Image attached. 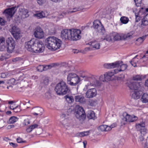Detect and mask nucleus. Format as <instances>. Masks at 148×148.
Returning a JSON list of instances; mask_svg holds the SVG:
<instances>
[{"mask_svg": "<svg viewBox=\"0 0 148 148\" xmlns=\"http://www.w3.org/2000/svg\"><path fill=\"white\" fill-rule=\"evenodd\" d=\"M9 31L15 39L18 40L20 38V30L16 26H12Z\"/></svg>", "mask_w": 148, "mask_h": 148, "instance_id": "1a4fd4ad", "label": "nucleus"}, {"mask_svg": "<svg viewBox=\"0 0 148 148\" xmlns=\"http://www.w3.org/2000/svg\"><path fill=\"white\" fill-rule=\"evenodd\" d=\"M141 100L143 103H146L148 102V94L144 93L142 95Z\"/></svg>", "mask_w": 148, "mask_h": 148, "instance_id": "7c9ffc66", "label": "nucleus"}, {"mask_svg": "<svg viewBox=\"0 0 148 148\" xmlns=\"http://www.w3.org/2000/svg\"><path fill=\"white\" fill-rule=\"evenodd\" d=\"M145 127H143L141 128H139L138 129H136L138 131H140L141 134H143L144 133L146 132L147 130L146 129Z\"/></svg>", "mask_w": 148, "mask_h": 148, "instance_id": "c03bdc74", "label": "nucleus"}, {"mask_svg": "<svg viewBox=\"0 0 148 148\" xmlns=\"http://www.w3.org/2000/svg\"><path fill=\"white\" fill-rule=\"evenodd\" d=\"M139 11L141 12H145L146 14L148 12V8H141L139 10Z\"/></svg>", "mask_w": 148, "mask_h": 148, "instance_id": "09e8293b", "label": "nucleus"}, {"mask_svg": "<svg viewBox=\"0 0 148 148\" xmlns=\"http://www.w3.org/2000/svg\"><path fill=\"white\" fill-rule=\"evenodd\" d=\"M78 10L76 8H73V10L70 11H64L61 14V16H62L63 17L64 16L66 15V14H69L71 13H72L78 11Z\"/></svg>", "mask_w": 148, "mask_h": 148, "instance_id": "f704fd0d", "label": "nucleus"}, {"mask_svg": "<svg viewBox=\"0 0 148 148\" xmlns=\"http://www.w3.org/2000/svg\"><path fill=\"white\" fill-rule=\"evenodd\" d=\"M142 79V75H137L134 76L133 77V79L135 81H141Z\"/></svg>", "mask_w": 148, "mask_h": 148, "instance_id": "4c0bfd02", "label": "nucleus"}, {"mask_svg": "<svg viewBox=\"0 0 148 148\" xmlns=\"http://www.w3.org/2000/svg\"><path fill=\"white\" fill-rule=\"evenodd\" d=\"M76 118L81 122H83L86 118V114L83 108L79 106L77 107L75 111Z\"/></svg>", "mask_w": 148, "mask_h": 148, "instance_id": "423d86ee", "label": "nucleus"}, {"mask_svg": "<svg viewBox=\"0 0 148 148\" xmlns=\"http://www.w3.org/2000/svg\"><path fill=\"white\" fill-rule=\"evenodd\" d=\"M15 79L14 78H12L7 81V83L9 84L14 85L15 84Z\"/></svg>", "mask_w": 148, "mask_h": 148, "instance_id": "37998d69", "label": "nucleus"}, {"mask_svg": "<svg viewBox=\"0 0 148 148\" xmlns=\"http://www.w3.org/2000/svg\"><path fill=\"white\" fill-rule=\"evenodd\" d=\"M126 115L125 116H123V118L122 119V121L121 123L124 125L126 123L125 122H128V114L126 113Z\"/></svg>", "mask_w": 148, "mask_h": 148, "instance_id": "c9c22d12", "label": "nucleus"}, {"mask_svg": "<svg viewBox=\"0 0 148 148\" xmlns=\"http://www.w3.org/2000/svg\"><path fill=\"white\" fill-rule=\"evenodd\" d=\"M146 36H147L146 35H145L143 36L142 37H140L138 38L136 40L139 43H141L146 38Z\"/></svg>", "mask_w": 148, "mask_h": 148, "instance_id": "a19ab883", "label": "nucleus"}, {"mask_svg": "<svg viewBox=\"0 0 148 148\" xmlns=\"http://www.w3.org/2000/svg\"><path fill=\"white\" fill-rule=\"evenodd\" d=\"M113 72H114V74H116L117 73H118L119 72L121 71H120V69H115L114 70H112Z\"/></svg>", "mask_w": 148, "mask_h": 148, "instance_id": "e2e57ef3", "label": "nucleus"}, {"mask_svg": "<svg viewBox=\"0 0 148 148\" xmlns=\"http://www.w3.org/2000/svg\"><path fill=\"white\" fill-rule=\"evenodd\" d=\"M7 43V50L8 53H12L15 48V41L12 37L8 38L6 41Z\"/></svg>", "mask_w": 148, "mask_h": 148, "instance_id": "6e6552de", "label": "nucleus"}, {"mask_svg": "<svg viewBox=\"0 0 148 148\" xmlns=\"http://www.w3.org/2000/svg\"><path fill=\"white\" fill-rule=\"evenodd\" d=\"M34 109V111L36 112H33L32 113V114L34 116H36L38 115H41L43 111L42 108L39 107H34L33 108V109Z\"/></svg>", "mask_w": 148, "mask_h": 148, "instance_id": "4be33fe9", "label": "nucleus"}, {"mask_svg": "<svg viewBox=\"0 0 148 148\" xmlns=\"http://www.w3.org/2000/svg\"><path fill=\"white\" fill-rule=\"evenodd\" d=\"M55 91L59 95L66 94L69 91V89L65 82L63 81L60 82L56 86Z\"/></svg>", "mask_w": 148, "mask_h": 148, "instance_id": "7ed1b4c3", "label": "nucleus"}, {"mask_svg": "<svg viewBox=\"0 0 148 148\" xmlns=\"http://www.w3.org/2000/svg\"><path fill=\"white\" fill-rule=\"evenodd\" d=\"M80 78L74 73H69L67 77V83L72 86H75L80 81Z\"/></svg>", "mask_w": 148, "mask_h": 148, "instance_id": "39448f33", "label": "nucleus"}, {"mask_svg": "<svg viewBox=\"0 0 148 148\" xmlns=\"http://www.w3.org/2000/svg\"><path fill=\"white\" fill-rule=\"evenodd\" d=\"M20 59V58H19V57L16 58H13L12 59V61L13 62H15L19 61Z\"/></svg>", "mask_w": 148, "mask_h": 148, "instance_id": "0e129e2a", "label": "nucleus"}, {"mask_svg": "<svg viewBox=\"0 0 148 148\" xmlns=\"http://www.w3.org/2000/svg\"><path fill=\"white\" fill-rule=\"evenodd\" d=\"M10 108L11 109L13 110L15 112H18L21 111L20 106H17L14 108H11V106H10Z\"/></svg>", "mask_w": 148, "mask_h": 148, "instance_id": "ea45409f", "label": "nucleus"}, {"mask_svg": "<svg viewBox=\"0 0 148 148\" xmlns=\"http://www.w3.org/2000/svg\"><path fill=\"white\" fill-rule=\"evenodd\" d=\"M143 92L141 91H138L137 90H134L131 92V94L132 97L134 99H139L142 94Z\"/></svg>", "mask_w": 148, "mask_h": 148, "instance_id": "f3484780", "label": "nucleus"}, {"mask_svg": "<svg viewBox=\"0 0 148 148\" xmlns=\"http://www.w3.org/2000/svg\"><path fill=\"white\" fill-rule=\"evenodd\" d=\"M128 86L131 90H138L141 86V82H129L127 83Z\"/></svg>", "mask_w": 148, "mask_h": 148, "instance_id": "ddd939ff", "label": "nucleus"}, {"mask_svg": "<svg viewBox=\"0 0 148 148\" xmlns=\"http://www.w3.org/2000/svg\"><path fill=\"white\" fill-rule=\"evenodd\" d=\"M52 66L50 65H46L44 66V71H45L48 69H50Z\"/></svg>", "mask_w": 148, "mask_h": 148, "instance_id": "4d7b16f0", "label": "nucleus"}, {"mask_svg": "<svg viewBox=\"0 0 148 148\" xmlns=\"http://www.w3.org/2000/svg\"><path fill=\"white\" fill-rule=\"evenodd\" d=\"M75 99L76 102L79 103L84 104L85 102L84 97L81 95H77L75 97Z\"/></svg>", "mask_w": 148, "mask_h": 148, "instance_id": "aec40b11", "label": "nucleus"}, {"mask_svg": "<svg viewBox=\"0 0 148 148\" xmlns=\"http://www.w3.org/2000/svg\"><path fill=\"white\" fill-rule=\"evenodd\" d=\"M137 56H135L134 58L130 61V62L132 66L134 67H136V61H138V60H136V58Z\"/></svg>", "mask_w": 148, "mask_h": 148, "instance_id": "e433bc0d", "label": "nucleus"}, {"mask_svg": "<svg viewBox=\"0 0 148 148\" xmlns=\"http://www.w3.org/2000/svg\"><path fill=\"white\" fill-rule=\"evenodd\" d=\"M143 127H145V124L144 123H138L136 124V129H139Z\"/></svg>", "mask_w": 148, "mask_h": 148, "instance_id": "a18cd8bd", "label": "nucleus"}, {"mask_svg": "<svg viewBox=\"0 0 148 148\" xmlns=\"http://www.w3.org/2000/svg\"><path fill=\"white\" fill-rule=\"evenodd\" d=\"M67 102L69 103H71L74 102V99L73 96L66 95L64 97Z\"/></svg>", "mask_w": 148, "mask_h": 148, "instance_id": "c756f323", "label": "nucleus"}, {"mask_svg": "<svg viewBox=\"0 0 148 148\" xmlns=\"http://www.w3.org/2000/svg\"><path fill=\"white\" fill-rule=\"evenodd\" d=\"M16 141L17 143H24L25 142L22 140V139L20 137H18L16 139Z\"/></svg>", "mask_w": 148, "mask_h": 148, "instance_id": "13d9d810", "label": "nucleus"}, {"mask_svg": "<svg viewBox=\"0 0 148 148\" xmlns=\"http://www.w3.org/2000/svg\"><path fill=\"white\" fill-rule=\"evenodd\" d=\"M71 29H64L61 32L60 37L64 40H70Z\"/></svg>", "mask_w": 148, "mask_h": 148, "instance_id": "9d476101", "label": "nucleus"}, {"mask_svg": "<svg viewBox=\"0 0 148 148\" xmlns=\"http://www.w3.org/2000/svg\"><path fill=\"white\" fill-rule=\"evenodd\" d=\"M28 13V11L27 10L23 8H19V15L21 18H25L28 17L29 16Z\"/></svg>", "mask_w": 148, "mask_h": 148, "instance_id": "4468645a", "label": "nucleus"}, {"mask_svg": "<svg viewBox=\"0 0 148 148\" xmlns=\"http://www.w3.org/2000/svg\"><path fill=\"white\" fill-rule=\"evenodd\" d=\"M47 40L46 45L51 50H56L60 48L62 43L60 39L54 36H50Z\"/></svg>", "mask_w": 148, "mask_h": 148, "instance_id": "f03ea898", "label": "nucleus"}, {"mask_svg": "<svg viewBox=\"0 0 148 148\" xmlns=\"http://www.w3.org/2000/svg\"><path fill=\"white\" fill-rule=\"evenodd\" d=\"M87 117L89 119H95L96 116L95 112L92 110L88 111L87 114Z\"/></svg>", "mask_w": 148, "mask_h": 148, "instance_id": "5701e85b", "label": "nucleus"}, {"mask_svg": "<svg viewBox=\"0 0 148 148\" xmlns=\"http://www.w3.org/2000/svg\"><path fill=\"white\" fill-rule=\"evenodd\" d=\"M104 79L103 80V82H108L110 81L111 79V77L109 76L107 74L105 73L104 75Z\"/></svg>", "mask_w": 148, "mask_h": 148, "instance_id": "58836bf2", "label": "nucleus"}, {"mask_svg": "<svg viewBox=\"0 0 148 148\" xmlns=\"http://www.w3.org/2000/svg\"><path fill=\"white\" fill-rule=\"evenodd\" d=\"M144 138L142 136H141L139 137V140L141 142H142L144 140Z\"/></svg>", "mask_w": 148, "mask_h": 148, "instance_id": "338daca9", "label": "nucleus"}, {"mask_svg": "<svg viewBox=\"0 0 148 148\" xmlns=\"http://www.w3.org/2000/svg\"><path fill=\"white\" fill-rule=\"evenodd\" d=\"M133 32H131L126 34H121L116 32H113L111 33V36L115 41L121 40H127L133 38Z\"/></svg>", "mask_w": 148, "mask_h": 148, "instance_id": "20e7f679", "label": "nucleus"}, {"mask_svg": "<svg viewBox=\"0 0 148 148\" xmlns=\"http://www.w3.org/2000/svg\"><path fill=\"white\" fill-rule=\"evenodd\" d=\"M89 44L91 45L93 48L96 49H98L100 48V45L99 43L96 42L95 40L94 41H91L89 43Z\"/></svg>", "mask_w": 148, "mask_h": 148, "instance_id": "393cba45", "label": "nucleus"}, {"mask_svg": "<svg viewBox=\"0 0 148 148\" xmlns=\"http://www.w3.org/2000/svg\"><path fill=\"white\" fill-rule=\"evenodd\" d=\"M38 125L36 124H35L30 126L26 129V131L28 133H30L34 129L38 127Z\"/></svg>", "mask_w": 148, "mask_h": 148, "instance_id": "c85d7f7f", "label": "nucleus"}, {"mask_svg": "<svg viewBox=\"0 0 148 148\" xmlns=\"http://www.w3.org/2000/svg\"><path fill=\"white\" fill-rule=\"evenodd\" d=\"M106 73L108 75L111 77L114 75V72H113L112 71H108Z\"/></svg>", "mask_w": 148, "mask_h": 148, "instance_id": "5fc2aeb1", "label": "nucleus"}, {"mask_svg": "<svg viewBox=\"0 0 148 148\" xmlns=\"http://www.w3.org/2000/svg\"><path fill=\"white\" fill-rule=\"evenodd\" d=\"M34 34L35 38L41 39L44 37V32L40 27H37L35 29Z\"/></svg>", "mask_w": 148, "mask_h": 148, "instance_id": "f8f14e48", "label": "nucleus"}, {"mask_svg": "<svg viewBox=\"0 0 148 148\" xmlns=\"http://www.w3.org/2000/svg\"><path fill=\"white\" fill-rule=\"evenodd\" d=\"M9 144L10 145L12 146L14 148H15L17 146V144L12 142L10 143Z\"/></svg>", "mask_w": 148, "mask_h": 148, "instance_id": "bf43d9fd", "label": "nucleus"}, {"mask_svg": "<svg viewBox=\"0 0 148 148\" xmlns=\"http://www.w3.org/2000/svg\"><path fill=\"white\" fill-rule=\"evenodd\" d=\"M5 39L3 37H0V44L4 43L5 41Z\"/></svg>", "mask_w": 148, "mask_h": 148, "instance_id": "680f3d73", "label": "nucleus"}, {"mask_svg": "<svg viewBox=\"0 0 148 148\" xmlns=\"http://www.w3.org/2000/svg\"><path fill=\"white\" fill-rule=\"evenodd\" d=\"M140 16L144 18L142 19L141 25L143 26L148 25V14H146L145 12H141Z\"/></svg>", "mask_w": 148, "mask_h": 148, "instance_id": "dca6fc26", "label": "nucleus"}, {"mask_svg": "<svg viewBox=\"0 0 148 148\" xmlns=\"http://www.w3.org/2000/svg\"><path fill=\"white\" fill-rule=\"evenodd\" d=\"M34 16L38 19L41 18L45 17V14L43 11L38 12L36 14H34Z\"/></svg>", "mask_w": 148, "mask_h": 148, "instance_id": "b1692460", "label": "nucleus"}, {"mask_svg": "<svg viewBox=\"0 0 148 148\" xmlns=\"http://www.w3.org/2000/svg\"><path fill=\"white\" fill-rule=\"evenodd\" d=\"M117 62H119V65L118 66H116V67H120V71H123L125 70L127 68V66L126 64H123L122 61L120 62L119 61H117Z\"/></svg>", "mask_w": 148, "mask_h": 148, "instance_id": "bb28decb", "label": "nucleus"}, {"mask_svg": "<svg viewBox=\"0 0 148 148\" xmlns=\"http://www.w3.org/2000/svg\"><path fill=\"white\" fill-rule=\"evenodd\" d=\"M18 118L15 116L11 117L8 121L7 123L9 124H13L18 121Z\"/></svg>", "mask_w": 148, "mask_h": 148, "instance_id": "cd10ccee", "label": "nucleus"}, {"mask_svg": "<svg viewBox=\"0 0 148 148\" xmlns=\"http://www.w3.org/2000/svg\"><path fill=\"white\" fill-rule=\"evenodd\" d=\"M124 78V75L122 74L120 75L117 77V79L119 80H122Z\"/></svg>", "mask_w": 148, "mask_h": 148, "instance_id": "8fccbe9b", "label": "nucleus"}, {"mask_svg": "<svg viewBox=\"0 0 148 148\" xmlns=\"http://www.w3.org/2000/svg\"><path fill=\"white\" fill-rule=\"evenodd\" d=\"M6 59V57L3 56H1L0 58V60L1 61H3Z\"/></svg>", "mask_w": 148, "mask_h": 148, "instance_id": "69168bd1", "label": "nucleus"}, {"mask_svg": "<svg viewBox=\"0 0 148 148\" xmlns=\"http://www.w3.org/2000/svg\"><path fill=\"white\" fill-rule=\"evenodd\" d=\"M113 127L112 125L109 126L106 125H103L100 126L99 129L101 131H108L111 130Z\"/></svg>", "mask_w": 148, "mask_h": 148, "instance_id": "412c9836", "label": "nucleus"}, {"mask_svg": "<svg viewBox=\"0 0 148 148\" xmlns=\"http://www.w3.org/2000/svg\"><path fill=\"white\" fill-rule=\"evenodd\" d=\"M6 21L2 18H0V24L3 26L5 25Z\"/></svg>", "mask_w": 148, "mask_h": 148, "instance_id": "3c124183", "label": "nucleus"}, {"mask_svg": "<svg viewBox=\"0 0 148 148\" xmlns=\"http://www.w3.org/2000/svg\"><path fill=\"white\" fill-rule=\"evenodd\" d=\"M16 8V7H13L10 8L6 9L4 11L3 13L6 14L12 17L15 13V9Z\"/></svg>", "mask_w": 148, "mask_h": 148, "instance_id": "a211bd4d", "label": "nucleus"}, {"mask_svg": "<svg viewBox=\"0 0 148 148\" xmlns=\"http://www.w3.org/2000/svg\"><path fill=\"white\" fill-rule=\"evenodd\" d=\"M81 77L84 78L85 80H89L90 82V84L92 85L99 86L101 85V83L100 82L99 80L96 79L94 77H88L86 76L82 75Z\"/></svg>", "mask_w": 148, "mask_h": 148, "instance_id": "9b49d317", "label": "nucleus"}, {"mask_svg": "<svg viewBox=\"0 0 148 148\" xmlns=\"http://www.w3.org/2000/svg\"><path fill=\"white\" fill-rule=\"evenodd\" d=\"M113 39L112 37L111 36V33L110 34L109 36H106L103 39V40H106L108 41H112Z\"/></svg>", "mask_w": 148, "mask_h": 148, "instance_id": "79ce46f5", "label": "nucleus"}, {"mask_svg": "<svg viewBox=\"0 0 148 148\" xmlns=\"http://www.w3.org/2000/svg\"><path fill=\"white\" fill-rule=\"evenodd\" d=\"M119 62H115L111 63L105 64L103 66L104 68L107 69H112L116 67L119 65Z\"/></svg>", "mask_w": 148, "mask_h": 148, "instance_id": "6ab92c4d", "label": "nucleus"}, {"mask_svg": "<svg viewBox=\"0 0 148 148\" xmlns=\"http://www.w3.org/2000/svg\"><path fill=\"white\" fill-rule=\"evenodd\" d=\"M101 22L98 21H95L93 22V27L95 29H97L98 31H100V26L98 23Z\"/></svg>", "mask_w": 148, "mask_h": 148, "instance_id": "2f4dec72", "label": "nucleus"}, {"mask_svg": "<svg viewBox=\"0 0 148 148\" xmlns=\"http://www.w3.org/2000/svg\"><path fill=\"white\" fill-rule=\"evenodd\" d=\"M97 95V91L95 88L88 89L86 93V97L88 98H91Z\"/></svg>", "mask_w": 148, "mask_h": 148, "instance_id": "2eb2a0df", "label": "nucleus"}, {"mask_svg": "<svg viewBox=\"0 0 148 148\" xmlns=\"http://www.w3.org/2000/svg\"><path fill=\"white\" fill-rule=\"evenodd\" d=\"M84 135V133L83 132H80L79 133V136L81 137L84 136L85 135Z\"/></svg>", "mask_w": 148, "mask_h": 148, "instance_id": "774afa93", "label": "nucleus"}, {"mask_svg": "<svg viewBox=\"0 0 148 148\" xmlns=\"http://www.w3.org/2000/svg\"><path fill=\"white\" fill-rule=\"evenodd\" d=\"M49 82V80L47 79V78H45L43 80V82L44 84L46 85H47L48 84Z\"/></svg>", "mask_w": 148, "mask_h": 148, "instance_id": "052dcab7", "label": "nucleus"}, {"mask_svg": "<svg viewBox=\"0 0 148 148\" xmlns=\"http://www.w3.org/2000/svg\"><path fill=\"white\" fill-rule=\"evenodd\" d=\"M44 65H40L37 67V69L38 71L42 72L44 71Z\"/></svg>", "mask_w": 148, "mask_h": 148, "instance_id": "49530a36", "label": "nucleus"}, {"mask_svg": "<svg viewBox=\"0 0 148 148\" xmlns=\"http://www.w3.org/2000/svg\"><path fill=\"white\" fill-rule=\"evenodd\" d=\"M25 45L28 51L32 53H41L45 49L41 41L34 38L25 42Z\"/></svg>", "mask_w": 148, "mask_h": 148, "instance_id": "f257e3e1", "label": "nucleus"}, {"mask_svg": "<svg viewBox=\"0 0 148 148\" xmlns=\"http://www.w3.org/2000/svg\"><path fill=\"white\" fill-rule=\"evenodd\" d=\"M46 0H37V3L40 5H41L46 2Z\"/></svg>", "mask_w": 148, "mask_h": 148, "instance_id": "864d4df0", "label": "nucleus"}, {"mask_svg": "<svg viewBox=\"0 0 148 148\" xmlns=\"http://www.w3.org/2000/svg\"><path fill=\"white\" fill-rule=\"evenodd\" d=\"M8 74L7 73H2L1 75V78H5L7 77Z\"/></svg>", "mask_w": 148, "mask_h": 148, "instance_id": "6e6d98bb", "label": "nucleus"}, {"mask_svg": "<svg viewBox=\"0 0 148 148\" xmlns=\"http://www.w3.org/2000/svg\"><path fill=\"white\" fill-rule=\"evenodd\" d=\"M30 121L28 119H25L23 123V125H27L30 123Z\"/></svg>", "mask_w": 148, "mask_h": 148, "instance_id": "603ef678", "label": "nucleus"}, {"mask_svg": "<svg viewBox=\"0 0 148 148\" xmlns=\"http://www.w3.org/2000/svg\"><path fill=\"white\" fill-rule=\"evenodd\" d=\"M81 33V32L79 29H71L70 41H76L80 39L81 38L80 35Z\"/></svg>", "mask_w": 148, "mask_h": 148, "instance_id": "0eeeda50", "label": "nucleus"}, {"mask_svg": "<svg viewBox=\"0 0 148 148\" xmlns=\"http://www.w3.org/2000/svg\"><path fill=\"white\" fill-rule=\"evenodd\" d=\"M140 12L139 11L137 13H135V14L136 17V22H138L141 19H142V17L140 16V15L141 14Z\"/></svg>", "mask_w": 148, "mask_h": 148, "instance_id": "473e14b6", "label": "nucleus"}, {"mask_svg": "<svg viewBox=\"0 0 148 148\" xmlns=\"http://www.w3.org/2000/svg\"><path fill=\"white\" fill-rule=\"evenodd\" d=\"M137 7H139L141 5V0H134Z\"/></svg>", "mask_w": 148, "mask_h": 148, "instance_id": "de8ad7c7", "label": "nucleus"}, {"mask_svg": "<svg viewBox=\"0 0 148 148\" xmlns=\"http://www.w3.org/2000/svg\"><path fill=\"white\" fill-rule=\"evenodd\" d=\"M129 20V18L125 16H122L120 19L121 22L124 24H127Z\"/></svg>", "mask_w": 148, "mask_h": 148, "instance_id": "72a5a7b5", "label": "nucleus"}, {"mask_svg": "<svg viewBox=\"0 0 148 148\" xmlns=\"http://www.w3.org/2000/svg\"><path fill=\"white\" fill-rule=\"evenodd\" d=\"M138 119V117L134 115H130L128 114V122H132L136 121Z\"/></svg>", "mask_w": 148, "mask_h": 148, "instance_id": "a878e982", "label": "nucleus"}]
</instances>
